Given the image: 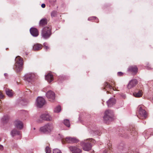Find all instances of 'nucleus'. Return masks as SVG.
Here are the masks:
<instances>
[{
    "label": "nucleus",
    "instance_id": "f257e3e1",
    "mask_svg": "<svg viewBox=\"0 0 153 153\" xmlns=\"http://www.w3.org/2000/svg\"><path fill=\"white\" fill-rule=\"evenodd\" d=\"M95 142V140L92 139H87L83 142H81V145L84 150L88 151L91 149L92 143H94Z\"/></svg>",
    "mask_w": 153,
    "mask_h": 153
},
{
    "label": "nucleus",
    "instance_id": "f03ea898",
    "mask_svg": "<svg viewBox=\"0 0 153 153\" xmlns=\"http://www.w3.org/2000/svg\"><path fill=\"white\" fill-rule=\"evenodd\" d=\"M51 26L43 28L41 32L42 37L45 39L50 37L51 34Z\"/></svg>",
    "mask_w": 153,
    "mask_h": 153
},
{
    "label": "nucleus",
    "instance_id": "7ed1b4c3",
    "mask_svg": "<svg viewBox=\"0 0 153 153\" xmlns=\"http://www.w3.org/2000/svg\"><path fill=\"white\" fill-rule=\"evenodd\" d=\"M53 128V126L52 123H48L41 127L40 128V131L43 133L48 134L52 130Z\"/></svg>",
    "mask_w": 153,
    "mask_h": 153
},
{
    "label": "nucleus",
    "instance_id": "20e7f679",
    "mask_svg": "<svg viewBox=\"0 0 153 153\" xmlns=\"http://www.w3.org/2000/svg\"><path fill=\"white\" fill-rule=\"evenodd\" d=\"M16 63L15 64V70L18 72L21 71L23 65V59L19 56L16 57L15 59Z\"/></svg>",
    "mask_w": 153,
    "mask_h": 153
},
{
    "label": "nucleus",
    "instance_id": "39448f33",
    "mask_svg": "<svg viewBox=\"0 0 153 153\" xmlns=\"http://www.w3.org/2000/svg\"><path fill=\"white\" fill-rule=\"evenodd\" d=\"M114 113L112 111L107 110L105 112L103 117L104 121L106 123L108 121H111L113 120Z\"/></svg>",
    "mask_w": 153,
    "mask_h": 153
},
{
    "label": "nucleus",
    "instance_id": "423d86ee",
    "mask_svg": "<svg viewBox=\"0 0 153 153\" xmlns=\"http://www.w3.org/2000/svg\"><path fill=\"white\" fill-rule=\"evenodd\" d=\"M45 101L42 97H38L35 102L36 105L38 108L42 107L45 104Z\"/></svg>",
    "mask_w": 153,
    "mask_h": 153
},
{
    "label": "nucleus",
    "instance_id": "0eeeda50",
    "mask_svg": "<svg viewBox=\"0 0 153 153\" xmlns=\"http://www.w3.org/2000/svg\"><path fill=\"white\" fill-rule=\"evenodd\" d=\"M35 75L34 73L27 74L25 76V79L30 83H32L35 78Z\"/></svg>",
    "mask_w": 153,
    "mask_h": 153
},
{
    "label": "nucleus",
    "instance_id": "6e6552de",
    "mask_svg": "<svg viewBox=\"0 0 153 153\" xmlns=\"http://www.w3.org/2000/svg\"><path fill=\"white\" fill-rule=\"evenodd\" d=\"M46 96L49 100L51 102L54 101L55 99V94L51 90L47 92L46 93Z\"/></svg>",
    "mask_w": 153,
    "mask_h": 153
},
{
    "label": "nucleus",
    "instance_id": "1a4fd4ad",
    "mask_svg": "<svg viewBox=\"0 0 153 153\" xmlns=\"http://www.w3.org/2000/svg\"><path fill=\"white\" fill-rule=\"evenodd\" d=\"M40 118L42 120L47 121L52 120V117L48 113H45L42 114Z\"/></svg>",
    "mask_w": 153,
    "mask_h": 153
},
{
    "label": "nucleus",
    "instance_id": "9d476101",
    "mask_svg": "<svg viewBox=\"0 0 153 153\" xmlns=\"http://www.w3.org/2000/svg\"><path fill=\"white\" fill-rule=\"evenodd\" d=\"M139 113L140 115V118L138 117L139 118L143 119H145L146 117V111L142 109L141 106L138 107Z\"/></svg>",
    "mask_w": 153,
    "mask_h": 153
},
{
    "label": "nucleus",
    "instance_id": "9b49d317",
    "mask_svg": "<svg viewBox=\"0 0 153 153\" xmlns=\"http://www.w3.org/2000/svg\"><path fill=\"white\" fill-rule=\"evenodd\" d=\"M112 84H111L108 82H105L104 84V89L108 92L109 91H110L114 90V88H112Z\"/></svg>",
    "mask_w": 153,
    "mask_h": 153
},
{
    "label": "nucleus",
    "instance_id": "f8f14e48",
    "mask_svg": "<svg viewBox=\"0 0 153 153\" xmlns=\"http://www.w3.org/2000/svg\"><path fill=\"white\" fill-rule=\"evenodd\" d=\"M78 141V140L75 138L70 137H67L65 138L64 143H76Z\"/></svg>",
    "mask_w": 153,
    "mask_h": 153
},
{
    "label": "nucleus",
    "instance_id": "ddd939ff",
    "mask_svg": "<svg viewBox=\"0 0 153 153\" xmlns=\"http://www.w3.org/2000/svg\"><path fill=\"white\" fill-rule=\"evenodd\" d=\"M137 83V81L136 79L131 80L127 85V88L129 89H131L134 87Z\"/></svg>",
    "mask_w": 153,
    "mask_h": 153
},
{
    "label": "nucleus",
    "instance_id": "4468645a",
    "mask_svg": "<svg viewBox=\"0 0 153 153\" xmlns=\"http://www.w3.org/2000/svg\"><path fill=\"white\" fill-rule=\"evenodd\" d=\"M70 150L73 153H81L82 150L76 146H70L69 147Z\"/></svg>",
    "mask_w": 153,
    "mask_h": 153
},
{
    "label": "nucleus",
    "instance_id": "2eb2a0df",
    "mask_svg": "<svg viewBox=\"0 0 153 153\" xmlns=\"http://www.w3.org/2000/svg\"><path fill=\"white\" fill-rule=\"evenodd\" d=\"M30 32L32 36L34 37H36L39 35L38 31L37 29L34 27L30 28Z\"/></svg>",
    "mask_w": 153,
    "mask_h": 153
},
{
    "label": "nucleus",
    "instance_id": "dca6fc26",
    "mask_svg": "<svg viewBox=\"0 0 153 153\" xmlns=\"http://www.w3.org/2000/svg\"><path fill=\"white\" fill-rule=\"evenodd\" d=\"M138 70V68L136 66H130L128 68V71L130 72L136 74Z\"/></svg>",
    "mask_w": 153,
    "mask_h": 153
},
{
    "label": "nucleus",
    "instance_id": "f3484780",
    "mask_svg": "<svg viewBox=\"0 0 153 153\" xmlns=\"http://www.w3.org/2000/svg\"><path fill=\"white\" fill-rule=\"evenodd\" d=\"M116 100L114 98H111L110 99L107 103L108 107H111L114 105L116 103Z\"/></svg>",
    "mask_w": 153,
    "mask_h": 153
},
{
    "label": "nucleus",
    "instance_id": "a211bd4d",
    "mask_svg": "<svg viewBox=\"0 0 153 153\" xmlns=\"http://www.w3.org/2000/svg\"><path fill=\"white\" fill-rule=\"evenodd\" d=\"M11 134L12 137H14L16 135H19V139H20L21 137V132L17 131L16 129H13L12 131Z\"/></svg>",
    "mask_w": 153,
    "mask_h": 153
},
{
    "label": "nucleus",
    "instance_id": "6ab92c4d",
    "mask_svg": "<svg viewBox=\"0 0 153 153\" xmlns=\"http://www.w3.org/2000/svg\"><path fill=\"white\" fill-rule=\"evenodd\" d=\"M15 126L17 128L21 129L23 127V124L22 121L16 120L15 122Z\"/></svg>",
    "mask_w": 153,
    "mask_h": 153
},
{
    "label": "nucleus",
    "instance_id": "aec40b11",
    "mask_svg": "<svg viewBox=\"0 0 153 153\" xmlns=\"http://www.w3.org/2000/svg\"><path fill=\"white\" fill-rule=\"evenodd\" d=\"M45 78L48 82H50L53 80V76L50 73H49L45 76Z\"/></svg>",
    "mask_w": 153,
    "mask_h": 153
},
{
    "label": "nucleus",
    "instance_id": "412c9836",
    "mask_svg": "<svg viewBox=\"0 0 153 153\" xmlns=\"http://www.w3.org/2000/svg\"><path fill=\"white\" fill-rule=\"evenodd\" d=\"M42 45L37 43L35 44L33 46V49L34 51H39L42 48Z\"/></svg>",
    "mask_w": 153,
    "mask_h": 153
},
{
    "label": "nucleus",
    "instance_id": "4be33fe9",
    "mask_svg": "<svg viewBox=\"0 0 153 153\" xmlns=\"http://www.w3.org/2000/svg\"><path fill=\"white\" fill-rule=\"evenodd\" d=\"M143 92L141 90H139L138 91H136L133 93L134 96L136 97H142Z\"/></svg>",
    "mask_w": 153,
    "mask_h": 153
},
{
    "label": "nucleus",
    "instance_id": "5701e85b",
    "mask_svg": "<svg viewBox=\"0 0 153 153\" xmlns=\"http://www.w3.org/2000/svg\"><path fill=\"white\" fill-rule=\"evenodd\" d=\"M47 23V19L45 18H44L40 20L39 25L40 26H43L46 25Z\"/></svg>",
    "mask_w": 153,
    "mask_h": 153
},
{
    "label": "nucleus",
    "instance_id": "b1692460",
    "mask_svg": "<svg viewBox=\"0 0 153 153\" xmlns=\"http://www.w3.org/2000/svg\"><path fill=\"white\" fill-rule=\"evenodd\" d=\"M123 144H121L118 146L117 148V152L118 153H123L124 152V148L123 147Z\"/></svg>",
    "mask_w": 153,
    "mask_h": 153
},
{
    "label": "nucleus",
    "instance_id": "393cba45",
    "mask_svg": "<svg viewBox=\"0 0 153 153\" xmlns=\"http://www.w3.org/2000/svg\"><path fill=\"white\" fill-rule=\"evenodd\" d=\"M6 94L9 97H11L13 96V93L12 90L9 89H6L5 90Z\"/></svg>",
    "mask_w": 153,
    "mask_h": 153
},
{
    "label": "nucleus",
    "instance_id": "a878e982",
    "mask_svg": "<svg viewBox=\"0 0 153 153\" xmlns=\"http://www.w3.org/2000/svg\"><path fill=\"white\" fill-rule=\"evenodd\" d=\"M64 124L67 127H69L70 126V123L69 120L65 119L64 120Z\"/></svg>",
    "mask_w": 153,
    "mask_h": 153
},
{
    "label": "nucleus",
    "instance_id": "bb28decb",
    "mask_svg": "<svg viewBox=\"0 0 153 153\" xmlns=\"http://www.w3.org/2000/svg\"><path fill=\"white\" fill-rule=\"evenodd\" d=\"M9 119V117L7 116H4L1 119L2 122L4 123H5L7 122V120Z\"/></svg>",
    "mask_w": 153,
    "mask_h": 153
},
{
    "label": "nucleus",
    "instance_id": "cd10ccee",
    "mask_svg": "<svg viewBox=\"0 0 153 153\" xmlns=\"http://www.w3.org/2000/svg\"><path fill=\"white\" fill-rule=\"evenodd\" d=\"M58 138L59 139H61L62 143H64L65 139H64V137L63 135L59 134L58 135Z\"/></svg>",
    "mask_w": 153,
    "mask_h": 153
},
{
    "label": "nucleus",
    "instance_id": "c85d7f7f",
    "mask_svg": "<svg viewBox=\"0 0 153 153\" xmlns=\"http://www.w3.org/2000/svg\"><path fill=\"white\" fill-rule=\"evenodd\" d=\"M61 110V107L60 106H57L55 108L54 111L55 112H59Z\"/></svg>",
    "mask_w": 153,
    "mask_h": 153
},
{
    "label": "nucleus",
    "instance_id": "c756f323",
    "mask_svg": "<svg viewBox=\"0 0 153 153\" xmlns=\"http://www.w3.org/2000/svg\"><path fill=\"white\" fill-rule=\"evenodd\" d=\"M93 19L95 20V22H98V19H97V18L95 16H93L92 17H89L88 19V21L91 20Z\"/></svg>",
    "mask_w": 153,
    "mask_h": 153
},
{
    "label": "nucleus",
    "instance_id": "7c9ffc66",
    "mask_svg": "<svg viewBox=\"0 0 153 153\" xmlns=\"http://www.w3.org/2000/svg\"><path fill=\"white\" fill-rule=\"evenodd\" d=\"M45 150L46 153H51V150L48 146L46 147Z\"/></svg>",
    "mask_w": 153,
    "mask_h": 153
},
{
    "label": "nucleus",
    "instance_id": "2f4dec72",
    "mask_svg": "<svg viewBox=\"0 0 153 153\" xmlns=\"http://www.w3.org/2000/svg\"><path fill=\"white\" fill-rule=\"evenodd\" d=\"M53 153H62L61 151L57 149H55L53 150Z\"/></svg>",
    "mask_w": 153,
    "mask_h": 153
},
{
    "label": "nucleus",
    "instance_id": "473e14b6",
    "mask_svg": "<svg viewBox=\"0 0 153 153\" xmlns=\"http://www.w3.org/2000/svg\"><path fill=\"white\" fill-rule=\"evenodd\" d=\"M56 14V12L55 11H53L51 13V15L52 17H55Z\"/></svg>",
    "mask_w": 153,
    "mask_h": 153
},
{
    "label": "nucleus",
    "instance_id": "72a5a7b5",
    "mask_svg": "<svg viewBox=\"0 0 153 153\" xmlns=\"http://www.w3.org/2000/svg\"><path fill=\"white\" fill-rule=\"evenodd\" d=\"M43 45L45 49L46 50H47L49 48V47L47 46V43L46 42H45L43 44Z\"/></svg>",
    "mask_w": 153,
    "mask_h": 153
},
{
    "label": "nucleus",
    "instance_id": "f704fd0d",
    "mask_svg": "<svg viewBox=\"0 0 153 153\" xmlns=\"http://www.w3.org/2000/svg\"><path fill=\"white\" fill-rule=\"evenodd\" d=\"M93 134H98L99 133V131H92L91 132Z\"/></svg>",
    "mask_w": 153,
    "mask_h": 153
},
{
    "label": "nucleus",
    "instance_id": "c9c22d12",
    "mask_svg": "<svg viewBox=\"0 0 153 153\" xmlns=\"http://www.w3.org/2000/svg\"><path fill=\"white\" fill-rule=\"evenodd\" d=\"M134 130V128H132V130L130 129L129 131V132H131V135L133 134L134 133H135V131Z\"/></svg>",
    "mask_w": 153,
    "mask_h": 153
},
{
    "label": "nucleus",
    "instance_id": "e433bc0d",
    "mask_svg": "<svg viewBox=\"0 0 153 153\" xmlns=\"http://www.w3.org/2000/svg\"><path fill=\"white\" fill-rule=\"evenodd\" d=\"M121 96L123 98L125 99L126 98V95L123 93H121L120 94Z\"/></svg>",
    "mask_w": 153,
    "mask_h": 153
},
{
    "label": "nucleus",
    "instance_id": "4c0bfd02",
    "mask_svg": "<svg viewBox=\"0 0 153 153\" xmlns=\"http://www.w3.org/2000/svg\"><path fill=\"white\" fill-rule=\"evenodd\" d=\"M123 74L122 72H118L117 73L118 76H123Z\"/></svg>",
    "mask_w": 153,
    "mask_h": 153
},
{
    "label": "nucleus",
    "instance_id": "58836bf2",
    "mask_svg": "<svg viewBox=\"0 0 153 153\" xmlns=\"http://www.w3.org/2000/svg\"><path fill=\"white\" fill-rule=\"evenodd\" d=\"M49 2L50 3H54L56 1V0H49Z\"/></svg>",
    "mask_w": 153,
    "mask_h": 153
},
{
    "label": "nucleus",
    "instance_id": "ea45409f",
    "mask_svg": "<svg viewBox=\"0 0 153 153\" xmlns=\"http://www.w3.org/2000/svg\"><path fill=\"white\" fill-rule=\"evenodd\" d=\"M4 96L2 93L0 91V98H2Z\"/></svg>",
    "mask_w": 153,
    "mask_h": 153
},
{
    "label": "nucleus",
    "instance_id": "a19ab883",
    "mask_svg": "<svg viewBox=\"0 0 153 153\" xmlns=\"http://www.w3.org/2000/svg\"><path fill=\"white\" fill-rule=\"evenodd\" d=\"M4 149L3 146L2 145H0V149L1 150H3Z\"/></svg>",
    "mask_w": 153,
    "mask_h": 153
},
{
    "label": "nucleus",
    "instance_id": "79ce46f5",
    "mask_svg": "<svg viewBox=\"0 0 153 153\" xmlns=\"http://www.w3.org/2000/svg\"><path fill=\"white\" fill-rule=\"evenodd\" d=\"M108 151V150L107 149H105L103 152V153H107Z\"/></svg>",
    "mask_w": 153,
    "mask_h": 153
},
{
    "label": "nucleus",
    "instance_id": "37998d69",
    "mask_svg": "<svg viewBox=\"0 0 153 153\" xmlns=\"http://www.w3.org/2000/svg\"><path fill=\"white\" fill-rule=\"evenodd\" d=\"M41 7L43 8H45V4H42L41 5Z\"/></svg>",
    "mask_w": 153,
    "mask_h": 153
},
{
    "label": "nucleus",
    "instance_id": "c03bdc74",
    "mask_svg": "<svg viewBox=\"0 0 153 153\" xmlns=\"http://www.w3.org/2000/svg\"><path fill=\"white\" fill-rule=\"evenodd\" d=\"M128 153H139L138 152H136L134 153V151H133L132 150L131 151H129L128 152Z\"/></svg>",
    "mask_w": 153,
    "mask_h": 153
},
{
    "label": "nucleus",
    "instance_id": "a18cd8bd",
    "mask_svg": "<svg viewBox=\"0 0 153 153\" xmlns=\"http://www.w3.org/2000/svg\"><path fill=\"white\" fill-rule=\"evenodd\" d=\"M147 68L149 70H150V69H152V68L151 67H149V66L147 67Z\"/></svg>",
    "mask_w": 153,
    "mask_h": 153
},
{
    "label": "nucleus",
    "instance_id": "49530a36",
    "mask_svg": "<svg viewBox=\"0 0 153 153\" xmlns=\"http://www.w3.org/2000/svg\"><path fill=\"white\" fill-rule=\"evenodd\" d=\"M4 76L6 77L7 75V73H5L4 74Z\"/></svg>",
    "mask_w": 153,
    "mask_h": 153
},
{
    "label": "nucleus",
    "instance_id": "de8ad7c7",
    "mask_svg": "<svg viewBox=\"0 0 153 153\" xmlns=\"http://www.w3.org/2000/svg\"><path fill=\"white\" fill-rule=\"evenodd\" d=\"M17 146V144H14V147H16Z\"/></svg>",
    "mask_w": 153,
    "mask_h": 153
},
{
    "label": "nucleus",
    "instance_id": "09e8293b",
    "mask_svg": "<svg viewBox=\"0 0 153 153\" xmlns=\"http://www.w3.org/2000/svg\"><path fill=\"white\" fill-rule=\"evenodd\" d=\"M109 150H111V148L110 147H109Z\"/></svg>",
    "mask_w": 153,
    "mask_h": 153
},
{
    "label": "nucleus",
    "instance_id": "8fccbe9b",
    "mask_svg": "<svg viewBox=\"0 0 153 153\" xmlns=\"http://www.w3.org/2000/svg\"><path fill=\"white\" fill-rule=\"evenodd\" d=\"M39 122H40V123L42 122V121L41 120H39Z\"/></svg>",
    "mask_w": 153,
    "mask_h": 153
},
{
    "label": "nucleus",
    "instance_id": "3c124183",
    "mask_svg": "<svg viewBox=\"0 0 153 153\" xmlns=\"http://www.w3.org/2000/svg\"><path fill=\"white\" fill-rule=\"evenodd\" d=\"M145 133H146L145 132H144L143 133V134H144Z\"/></svg>",
    "mask_w": 153,
    "mask_h": 153
},
{
    "label": "nucleus",
    "instance_id": "603ef678",
    "mask_svg": "<svg viewBox=\"0 0 153 153\" xmlns=\"http://www.w3.org/2000/svg\"><path fill=\"white\" fill-rule=\"evenodd\" d=\"M33 129H34V130H35V128H33Z\"/></svg>",
    "mask_w": 153,
    "mask_h": 153
},
{
    "label": "nucleus",
    "instance_id": "864d4df0",
    "mask_svg": "<svg viewBox=\"0 0 153 153\" xmlns=\"http://www.w3.org/2000/svg\"><path fill=\"white\" fill-rule=\"evenodd\" d=\"M1 138L0 137V141L1 140Z\"/></svg>",
    "mask_w": 153,
    "mask_h": 153
},
{
    "label": "nucleus",
    "instance_id": "5fc2aeb1",
    "mask_svg": "<svg viewBox=\"0 0 153 153\" xmlns=\"http://www.w3.org/2000/svg\"><path fill=\"white\" fill-rule=\"evenodd\" d=\"M152 100L153 101V97H152Z\"/></svg>",
    "mask_w": 153,
    "mask_h": 153
}]
</instances>
